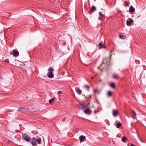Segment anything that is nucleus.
I'll use <instances>...</instances> for the list:
<instances>
[{
    "instance_id": "nucleus-21",
    "label": "nucleus",
    "mask_w": 146,
    "mask_h": 146,
    "mask_svg": "<svg viewBox=\"0 0 146 146\" xmlns=\"http://www.w3.org/2000/svg\"><path fill=\"white\" fill-rule=\"evenodd\" d=\"M24 109V108H19L17 109V111H21L23 110Z\"/></svg>"
},
{
    "instance_id": "nucleus-29",
    "label": "nucleus",
    "mask_w": 146,
    "mask_h": 146,
    "mask_svg": "<svg viewBox=\"0 0 146 146\" xmlns=\"http://www.w3.org/2000/svg\"><path fill=\"white\" fill-rule=\"evenodd\" d=\"M119 36L120 37V38H122L123 37V36L122 35H119Z\"/></svg>"
},
{
    "instance_id": "nucleus-14",
    "label": "nucleus",
    "mask_w": 146,
    "mask_h": 146,
    "mask_svg": "<svg viewBox=\"0 0 146 146\" xmlns=\"http://www.w3.org/2000/svg\"><path fill=\"white\" fill-rule=\"evenodd\" d=\"M121 125V124L119 122V123H118L116 124V126L117 128H119Z\"/></svg>"
},
{
    "instance_id": "nucleus-4",
    "label": "nucleus",
    "mask_w": 146,
    "mask_h": 146,
    "mask_svg": "<svg viewBox=\"0 0 146 146\" xmlns=\"http://www.w3.org/2000/svg\"><path fill=\"white\" fill-rule=\"evenodd\" d=\"M47 76L50 78H52L54 77V75L52 72H49L47 74Z\"/></svg>"
},
{
    "instance_id": "nucleus-20",
    "label": "nucleus",
    "mask_w": 146,
    "mask_h": 146,
    "mask_svg": "<svg viewBox=\"0 0 146 146\" xmlns=\"http://www.w3.org/2000/svg\"><path fill=\"white\" fill-rule=\"evenodd\" d=\"M84 88H87V90L88 91H89L90 89V87L89 86L87 85H85L84 86Z\"/></svg>"
},
{
    "instance_id": "nucleus-5",
    "label": "nucleus",
    "mask_w": 146,
    "mask_h": 146,
    "mask_svg": "<svg viewBox=\"0 0 146 146\" xmlns=\"http://www.w3.org/2000/svg\"><path fill=\"white\" fill-rule=\"evenodd\" d=\"M131 114L132 115V117L133 119H136V113H135V111H134L133 110L132 111Z\"/></svg>"
},
{
    "instance_id": "nucleus-2",
    "label": "nucleus",
    "mask_w": 146,
    "mask_h": 146,
    "mask_svg": "<svg viewBox=\"0 0 146 146\" xmlns=\"http://www.w3.org/2000/svg\"><path fill=\"white\" fill-rule=\"evenodd\" d=\"M99 15L100 16V17L99 18V19L101 21L103 20L104 18L105 15L103 14V13L101 12H99Z\"/></svg>"
},
{
    "instance_id": "nucleus-3",
    "label": "nucleus",
    "mask_w": 146,
    "mask_h": 146,
    "mask_svg": "<svg viewBox=\"0 0 146 146\" xmlns=\"http://www.w3.org/2000/svg\"><path fill=\"white\" fill-rule=\"evenodd\" d=\"M84 112L86 114H90L91 113L92 111L90 109L87 108L84 111Z\"/></svg>"
},
{
    "instance_id": "nucleus-17",
    "label": "nucleus",
    "mask_w": 146,
    "mask_h": 146,
    "mask_svg": "<svg viewBox=\"0 0 146 146\" xmlns=\"http://www.w3.org/2000/svg\"><path fill=\"white\" fill-rule=\"evenodd\" d=\"M110 86L111 87L113 88H115V86L113 83H111L110 84Z\"/></svg>"
},
{
    "instance_id": "nucleus-27",
    "label": "nucleus",
    "mask_w": 146,
    "mask_h": 146,
    "mask_svg": "<svg viewBox=\"0 0 146 146\" xmlns=\"http://www.w3.org/2000/svg\"><path fill=\"white\" fill-rule=\"evenodd\" d=\"M125 4L126 6H128L129 5V3H128L126 1H125Z\"/></svg>"
},
{
    "instance_id": "nucleus-7",
    "label": "nucleus",
    "mask_w": 146,
    "mask_h": 146,
    "mask_svg": "<svg viewBox=\"0 0 146 146\" xmlns=\"http://www.w3.org/2000/svg\"><path fill=\"white\" fill-rule=\"evenodd\" d=\"M86 139V137L83 135H81L79 137V140L80 142H83Z\"/></svg>"
},
{
    "instance_id": "nucleus-34",
    "label": "nucleus",
    "mask_w": 146,
    "mask_h": 146,
    "mask_svg": "<svg viewBox=\"0 0 146 146\" xmlns=\"http://www.w3.org/2000/svg\"><path fill=\"white\" fill-rule=\"evenodd\" d=\"M124 38H123V39H125V37H125V36H124Z\"/></svg>"
},
{
    "instance_id": "nucleus-24",
    "label": "nucleus",
    "mask_w": 146,
    "mask_h": 146,
    "mask_svg": "<svg viewBox=\"0 0 146 146\" xmlns=\"http://www.w3.org/2000/svg\"><path fill=\"white\" fill-rule=\"evenodd\" d=\"M117 75H116V74L114 75L113 76V78L115 79H117Z\"/></svg>"
},
{
    "instance_id": "nucleus-13",
    "label": "nucleus",
    "mask_w": 146,
    "mask_h": 146,
    "mask_svg": "<svg viewBox=\"0 0 146 146\" xmlns=\"http://www.w3.org/2000/svg\"><path fill=\"white\" fill-rule=\"evenodd\" d=\"M24 139L26 141H29L30 140H32L30 137H28L27 136Z\"/></svg>"
},
{
    "instance_id": "nucleus-18",
    "label": "nucleus",
    "mask_w": 146,
    "mask_h": 146,
    "mask_svg": "<svg viewBox=\"0 0 146 146\" xmlns=\"http://www.w3.org/2000/svg\"><path fill=\"white\" fill-rule=\"evenodd\" d=\"M126 140V138L124 137H123L121 139L122 141L124 142H125Z\"/></svg>"
},
{
    "instance_id": "nucleus-32",
    "label": "nucleus",
    "mask_w": 146,
    "mask_h": 146,
    "mask_svg": "<svg viewBox=\"0 0 146 146\" xmlns=\"http://www.w3.org/2000/svg\"><path fill=\"white\" fill-rule=\"evenodd\" d=\"M131 146H136L135 145H134L133 144H132L131 145Z\"/></svg>"
},
{
    "instance_id": "nucleus-30",
    "label": "nucleus",
    "mask_w": 146,
    "mask_h": 146,
    "mask_svg": "<svg viewBox=\"0 0 146 146\" xmlns=\"http://www.w3.org/2000/svg\"><path fill=\"white\" fill-rule=\"evenodd\" d=\"M98 45L99 46H102V44L101 43H100L99 44H98Z\"/></svg>"
},
{
    "instance_id": "nucleus-9",
    "label": "nucleus",
    "mask_w": 146,
    "mask_h": 146,
    "mask_svg": "<svg viewBox=\"0 0 146 146\" xmlns=\"http://www.w3.org/2000/svg\"><path fill=\"white\" fill-rule=\"evenodd\" d=\"M135 8L132 6H131L129 8V11L130 13H133L135 11Z\"/></svg>"
},
{
    "instance_id": "nucleus-19",
    "label": "nucleus",
    "mask_w": 146,
    "mask_h": 146,
    "mask_svg": "<svg viewBox=\"0 0 146 146\" xmlns=\"http://www.w3.org/2000/svg\"><path fill=\"white\" fill-rule=\"evenodd\" d=\"M77 92L78 94L80 95L82 93V90L79 89H78L77 90Z\"/></svg>"
},
{
    "instance_id": "nucleus-16",
    "label": "nucleus",
    "mask_w": 146,
    "mask_h": 146,
    "mask_svg": "<svg viewBox=\"0 0 146 146\" xmlns=\"http://www.w3.org/2000/svg\"><path fill=\"white\" fill-rule=\"evenodd\" d=\"M112 92L110 91H109L108 93V96L109 97H110L112 95Z\"/></svg>"
},
{
    "instance_id": "nucleus-11",
    "label": "nucleus",
    "mask_w": 146,
    "mask_h": 146,
    "mask_svg": "<svg viewBox=\"0 0 146 146\" xmlns=\"http://www.w3.org/2000/svg\"><path fill=\"white\" fill-rule=\"evenodd\" d=\"M96 10V8L94 6H92L91 9V11L92 12H93Z\"/></svg>"
},
{
    "instance_id": "nucleus-8",
    "label": "nucleus",
    "mask_w": 146,
    "mask_h": 146,
    "mask_svg": "<svg viewBox=\"0 0 146 146\" xmlns=\"http://www.w3.org/2000/svg\"><path fill=\"white\" fill-rule=\"evenodd\" d=\"M133 20L132 19H131L130 21H127L126 22V24L128 26H131V23L133 22Z\"/></svg>"
},
{
    "instance_id": "nucleus-12",
    "label": "nucleus",
    "mask_w": 146,
    "mask_h": 146,
    "mask_svg": "<svg viewBox=\"0 0 146 146\" xmlns=\"http://www.w3.org/2000/svg\"><path fill=\"white\" fill-rule=\"evenodd\" d=\"M81 109L84 108H85V106L82 104H80L78 106Z\"/></svg>"
},
{
    "instance_id": "nucleus-15",
    "label": "nucleus",
    "mask_w": 146,
    "mask_h": 146,
    "mask_svg": "<svg viewBox=\"0 0 146 146\" xmlns=\"http://www.w3.org/2000/svg\"><path fill=\"white\" fill-rule=\"evenodd\" d=\"M48 71H49V72H52L54 70L52 67H50L48 70Z\"/></svg>"
},
{
    "instance_id": "nucleus-10",
    "label": "nucleus",
    "mask_w": 146,
    "mask_h": 146,
    "mask_svg": "<svg viewBox=\"0 0 146 146\" xmlns=\"http://www.w3.org/2000/svg\"><path fill=\"white\" fill-rule=\"evenodd\" d=\"M118 113V111L116 110H113V115L115 116H116Z\"/></svg>"
},
{
    "instance_id": "nucleus-22",
    "label": "nucleus",
    "mask_w": 146,
    "mask_h": 146,
    "mask_svg": "<svg viewBox=\"0 0 146 146\" xmlns=\"http://www.w3.org/2000/svg\"><path fill=\"white\" fill-rule=\"evenodd\" d=\"M31 142L33 146L36 145V143L35 142V141H33L32 142Z\"/></svg>"
},
{
    "instance_id": "nucleus-33",
    "label": "nucleus",
    "mask_w": 146,
    "mask_h": 146,
    "mask_svg": "<svg viewBox=\"0 0 146 146\" xmlns=\"http://www.w3.org/2000/svg\"><path fill=\"white\" fill-rule=\"evenodd\" d=\"M66 119V118H64V119H62V121H65V119Z\"/></svg>"
},
{
    "instance_id": "nucleus-23",
    "label": "nucleus",
    "mask_w": 146,
    "mask_h": 146,
    "mask_svg": "<svg viewBox=\"0 0 146 146\" xmlns=\"http://www.w3.org/2000/svg\"><path fill=\"white\" fill-rule=\"evenodd\" d=\"M27 135L25 133H23L22 134V136L24 138V139L25 138V137H27Z\"/></svg>"
},
{
    "instance_id": "nucleus-1",
    "label": "nucleus",
    "mask_w": 146,
    "mask_h": 146,
    "mask_svg": "<svg viewBox=\"0 0 146 146\" xmlns=\"http://www.w3.org/2000/svg\"><path fill=\"white\" fill-rule=\"evenodd\" d=\"M32 140L35 141H36L38 144H40L41 143V138H39L37 139L35 137H33Z\"/></svg>"
},
{
    "instance_id": "nucleus-35",
    "label": "nucleus",
    "mask_w": 146,
    "mask_h": 146,
    "mask_svg": "<svg viewBox=\"0 0 146 146\" xmlns=\"http://www.w3.org/2000/svg\"><path fill=\"white\" fill-rule=\"evenodd\" d=\"M82 96H85V95H83H83H82Z\"/></svg>"
},
{
    "instance_id": "nucleus-25",
    "label": "nucleus",
    "mask_w": 146,
    "mask_h": 146,
    "mask_svg": "<svg viewBox=\"0 0 146 146\" xmlns=\"http://www.w3.org/2000/svg\"><path fill=\"white\" fill-rule=\"evenodd\" d=\"M54 99H51L49 100V102L50 104L53 101Z\"/></svg>"
},
{
    "instance_id": "nucleus-31",
    "label": "nucleus",
    "mask_w": 146,
    "mask_h": 146,
    "mask_svg": "<svg viewBox=\"0 0 146 146\" xmlns=\"http://www.w3.org/2000/svg\"><path fill=\"white\" fill-rule=\"evenodd\" d=\"M58 94H62V92L61 91H59L58 92Z\"/></svg>"
},
{
    "instance_id": "nucleus-6",
    "label": "nucleus",
    "mask_w": 146,
    "mask_h": 146,
    "mask_svg": "<svg viewBox=\"0 0 146 146\" xmlns=\"http://www.w3.org/2000/svg\"><path fill=\"white\" fill-rule=\"evenodd\" d=\"M13 55L14 56H18L19 55V52L17 50H13Z\"/></svg>"
},
{
    "instance_id": "nucleus-36",
    "label": "nucleus",
    "mask_w": 146,
    "mask_h": 146,
    "mask_svg": "<svg viewBox=\"0 0 146 146\" xmlns=\"http://www.w3.org/2000/svg\"><path fill=\"white\" fill-rule=\"evenodd\" d=\"M91 97V96H90L89 97Z\"/></svg>"
},
{
    "instance_id": "nucleus-28",
    "label": "nucleus",
    "mask_w": 146,
    "mask_h": 146,
    "mask_svg": "<svg viewBox=\"0 0 146 146\" xmlns=\"http://www.w3.org/2000/svg\"><path fill=\"white\" fill-rule=\"evenodd\" d=\"M4 61L6 62H7V63H9V60L8 59H6V60H5Z\"/></svg>"
},
{
    "instance_id": "nucleus-26",
    "label": "nucleus",
    "mask_w": 146,
    "mask_h": 146,
    "mask_svg": "<svg viewBox=\"0 0 146 146\" xmlns=\"http://www.w3.org/2000/svg\"><path fill=\"white\" fill-rule=\"evenodd\" d=\"M94 92L95 93L98 92V90L97 89H94Z\"/></svg>"
}]
</instances>
